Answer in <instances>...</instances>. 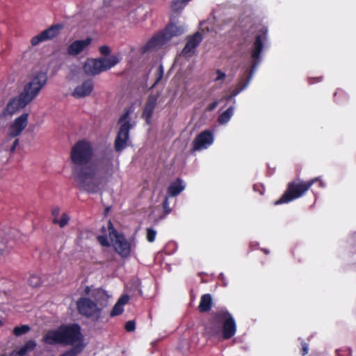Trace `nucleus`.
Here are the masks:
<instances>
[{"label":"nucleus","instance_id":"obj_1","mask_svg":"<svg viewBox=\"0 0 356 356\" xmlns=\"http://www.w3.org/2000/svg\"><path fill=\"white\" fill-rule=\"evenodd\" d=\"M93 156L92 145L85 139L78 140L71 148L72 177L79 190L89 194L99 193L102 181L114 173L111 152L91 162Z\"/></svg>","mask_w":356,"mask_h":356},{"label":"nucleus","instance_id":"obj_2","mask_svg":"<svg viewBox=\"0 0 356 356\" xmlns=\"http://www.w3.org/2000/svg\"><path fill=\"white\" fill-rule=\"evenodd\" d=\"M43 341L49 345H70L72 347L60 356H76L86 345L84 336L78 323L62 324L56 329L49 330L43 337Z\"/></svg>","mask_w":356,"mask_h":356},{"label":"nucleus","instance_id":"obj_3","mask_svg":"<svg viewBox=\"0 0 356 356\" xmlns=\"http://www.w3.org/2000/svg\"><path fill=\"white\" fill-rule=\"evenodd\" d=\"M316 183H318V186L321 188L325 186V184L320 177H315L308 181L297 178L289 181L287 184L286 191L280 198L274 202V204L279 205L286 204L302 197L309 190L312 186Z\"/></svg>","mask_w":356,"mask_h":356},{"label":"nucleus","instance_id":"obj_4","mask_svg":"<svg viewBox=\"0 0 356 356\" xmlns=\"http://www.w3.org/2000/svg\"><path fill=\"white\" fill-rule=\"evenodd\" d=\"M266 39V32L262 33H258L255 36L254 41L253 42L252 49L251 50V57L253 59L252 68L245 72L243 76L241 77L236 85V87L232 92V96L234 97L238 95L242 90H243L249 84L254 70L260 63L261 58L260 55L263 51L264 47V41Z\"/></svg>","mask_w":356,"mask_h":356},{"label":"nucleus","instance_id":"obj_5","mask_svg":"<svg viewBox=\"0 0 356 356\" xmlns=\"http://www.w3.org/2000/svg\"><path fill=\"white\" fill-rule=\"evenodd\" d=\"M184 32V28L182 26H177L173 23H170L163 31L153 35L152 38L143 46L141 49L142 53L145 54L148 51L159 49L173 37L181 35Z\"/></svg>","mask_w":356,"mask_h":356},{"label":"nucleus","instance_id":"obj_6","mask_svg":"<svg viewBox=\"0 0 356 356\" xmlns=\"http://www.w3.org/2000/svg\"><path fill=\"white\" fill-rule=\"evenodd\" d=\"M119 62L120 59L116 55H111L108 58H87L83 66V70L87 75L96 76L110 70Z\"/></svg>","mask_w":356,"mask_h":356},{"label":"nucleus","instance_id":"obj_7","mask_svg":"<svg viewBox=\"0 0 356 356\" xmlns=\"http://www.w3.org/2000/svg\"><path fill=\"white\" fill-rule=\"evenodd\" d=\"M47 81V74L44 72H38L30 81L24 87L20 95L23 97L25 104H29L38 95L41 89L45 86Z\"/></svg>","mask_w":356,"mask_h":356},{"label":"nucleus","instance_id":"obj_8","mask_svg":"<svg viewBox=\"0 0 356 356\" xmlns=\"http://www.w3.org/2000/svg\"><path fill=\"white\" fill-rule=\"evenodd\" d=\"M214 320L221 325L220 333L223 339H229L235 335L236 323L233 316L226 309L222 308L214 312Z\"/></svg>","mask_w":356,"mask_h":356},{"label":"nucleus","instance_id":"obj_9","mask_svg":"<svg viewBox=\"0 0 356 356\" xmlns=\"http://www.w3.org/2000/svg\"><path fill=\"white\" fill-rule=\"evenodd\" d=\"M78 312L88 318H99L101 316L102 308L92 299L87 297H81L76 301Z\"/></svg>","mask_w":356,"mask_h":356},{"label":"nucleus","instance_id":"obj_10","mask_svg":"<svg viewBox=\"0 0 356 356\" xmlns=\"http://www.w3.org/2000/svg\"><path fill=\"white\" fill-rule=\"evenodd\" d=\"M111 240L113 242L114 250L122 258L126 259L130 257L133 247L131 240L127 239L122 233L118 234Z\"/></svg>","mask_w":356,"mask_h":356},{"label":"nucleus","instance_id":"obj_11","mask_svg":"<svg viewBox=\"0 0 356 356\" xmlns=\"http://www.w3.org/2000/svg\"><path fill=\"white\" fill-rule=\"evenodd\" d=\"M63 27V26L60 24L51 25L48 29L31 38V43L32 46H36L42 42L55 38L60 34Z\"/></svg>","mask_w":356,"mask_h":356},{"label":"nucleus","instance_id":"obj_12","mask_svg":"<svg viewBox=\"0 0 356 356\" xmlns=\"http://www.w3.org/2000/svg\"><path fill=\"white\" fill-rule=\"evenodd\" d=\"M131 127L129 121L124 122L120 125L114 143V149L116 152H120L127 147Z\"/></svg>","mask_w":356,"mask_h":356},{"label":"nucleus","instance_id":"obj_13","mask_svg":"<svg viewBox=\"0 0 356 356\" xmlns=\"http://www.w3.org/2000/svg\"><path fill=\"white\" fill-rule=\"evenodd\" d=\"M29 123V114L24 113L16 118L8 128V135L10 138H15L19 136Z\"/></svg>","mask_w":356,"mask_h":356},{"label":"nucleus","instance_id":"obj_14","mask_svg":"<svg viewBox=\"0 0 356 356\" xmlns=\"http://www.w3.org/2000/svg\"><path fill=\"white\" fill-rule=\"evenodd\" d=\"M202 40V35L199 31L188 36L187 42L181 51V55L185 58L191 57L195 54L196 48L199 46Z\"/></svg>","mask_w":356,"mask_h":356},{"label":"nucleus","instance_id":"obj_15","mask_svg":"<svg viewBox=\"0 0 356 356\" xmlns=\"http://www.w3.org/2000/svg\"><path fill=\"white\" fill-rule=\"evenodd\" d=\"M213 142V136L211 131L205 130L199 134L193 141V150L198 151L207 148Z\"/></svg>","mask_w":356,"mask_h":356},{"label":"nucleus","instance_id":"obj_16","mask_svg":"<svg viewBox=\"0 0 356 356\" xmlns=\"http://www.w3.org/2000/svg\"><path fill=\"white\" fill-rule=\"evenodd\" d=\"M23 99L20 94L17 97L11 98L7 103L6 107L3 109L1 116L6 118L8 115H13L19 108H25L28 104H25Z\"/></svg>","mask_w":356,"mask_h":356},{"label":"nucleus","instance_id":"obj_17","mask_svg":"<svg viewBox=\"0 0 356 356\" xmlns=\"http://www.w3.org/2000/svg\"><path fill=\"white\" fill-rule=\"evenodd\" d=\"M159 96V94L149 95L145 104L142 113V118L145 120V122L147 124H150L152 122V115L157 104Z\"/></svg>","mask_w":356,"mask_h":356},{"label":"nucleus","instance_id":"obj_18","mask_svg":"<svg viewBox=\"0 0 356 356\" xmlns=\"http://www.w3.org/2000/svg\"><path fill=\"white\" fill-rule=\"evenodd\" d=\"M94 89L93 81L91 79L84 81L81 85L77 86L72 95L75 98H81L90 95Z\"/></svg>","mask_w":356,"mask_h":356},{"label":"nucleus","instance_id":"obj_19","mask_svg":"<svg viewBox=\"0 0 356 356\" xmlns=\"http://www.w3.org/2000/svg\"><path fill=\"white\" fill-rule=\"evenodd\" d=\"M220 334V325L218 321L214 320V313L211 318L204 325L203 335L208 339H211Z\"/></svg>","mask_w":356,"mask_h":356},{"label":"nucleus","instance_id":"obj_20","mask_svg":"<svg viewBox=\"0 0 356 356\" xmlns=\"http://www.w3.org/2000/svg\"><path fill=\"white\" fill-rule=\"evenodd\" d=\"M91 42L92 39L90 38L75 40L68 46L67 53L71 56H76L81 53Z\"/></svg>","mask_w":356,"mask_h":356},{"label":"nucleus","instance_id":"obj_21","mask_svg":"<svg viewBox=\"0 0 356 356\" xmlns=\"http://www.w3.org/2000/svg\"><path fill=\"white\" fill-rule=\"evenodd\" d=\"M90 296L102 309L108 305L109 296L104 289L102 288L95 289L92 291Z\"/></svg>","mask_w":356,"mask_h":356},{"label":"nucleus","instance_id":"obj_22","mask_svg":"<svg viewBox=\"0 0 356 356\" xmlns=\"http://www.w3.org/2000/svg\"><path fill=\"white\" fill-rule=\"evenodd\" d=\"M185 188V185L180 178H177L175 181L170 183L167 188V195L176 197L179 195Z\"/></svg>","mask_w":356,"mask_h":356},{"label":"nucleus","instance_id":"obj_23","mask_svg":"<svg viewBox=\"0 0 356 356\" xmlns=\"http://www.w3.org/2000/svg\"><path fill=\"white\" fill-rule=\"evenodd\" d=\"M213 307V300L211 295L209 293L204 294L200 298L198 309L201 313L209 312Z\"/></svg>","mask_w":356,"mask_h":356},{"label":"nucleus","instance_id":"obj_24","mask_svg":"<svg viewBox=\"0 0 356 356\" xmlns=\"http://www.w3.org/2000/svg\"><path fill=\"white\" fill-rule=\"evenodd\" d=\"M234 106H229L225 111L222 112L219 116L218 121L220 124H226L229 122L234 114Z\"/></svg>","mask_w":356,"mask_h":356},{"label":"nucleus","instance_id":"obj_25","mask_svg":"<svg viewBox=\"0 0 356 356\" xmlns=\"http://www.w3.org/2000/svg\"><path fill=\"white\" fill-rule=\"evenodd\" d=\"M334 101L338 104L347 102L348 96L347 93L342 89H337L334 94Z\"/></svg>","mask_w":356,"mask_h":356},{"label":"nucleus","instance_id":"obj_26","mask_svg":"<svg viewBox=\"0 0 356 356\" xmlns=\"http://www.w3.org/2000/svg\"><path fill=\"white\" fill-rule=\"evenodd\" d=\"M70 219V216H68V214L66 213H63L61 215L60 219L54 218L52 220V222L55 225H58L61 228H63L68 224Z\"/></svg>","mask_w":356,"mask_h":356},{"label":"nucleus","instance_id":"obj_27","mask_svg":"<svg viewBox=\"0 0 356 356\" xmlns=\"http://www.w3.org/2000/svg\"><path fill=\"white\" fill-rule=\"evenodd\" d=\"M36 346V343L34 340H29L24 345L19 348L21 354L24 355H26L27 353L32 351Z\"/></svg>","mask_w":356,"mask_h":356},{"label":"nucleus","instance_id":"obj_28","mask_svg":"<svg viewBox=\"0 0 356 356\" xmlns=\"http://www.w3.org/2000/svg\"><path fill=\"white\" fill-rule=\"evenodd\" d=\"M30 330L31 327L28 325H23L21 326H16L13 329V333L16 337H20L29 332Z\"/></svg>","mask_w":356,"mask_h":356},{"label":"nucleus","instance_id":"obj_29","mask_svg":"<svg viewBox=\"0 0 356 356\" xmlns=\"http://www.w3.org/2000/svg\"><path fill=\"white\" fill-rule=\"evenodd\" d=\"M29 284L33 287H38L42 284L41 278L36 275H31L29 278Z\"/></svg>","mask_w":356,"mask_h":356},{"label":"nucleus","instance_id":"obj_30","mask_svg":"<svg viewBox=\"0 0 356 356\" xmlns=\"http://www.w3.org/2000/svg\"><path fill=\"white\" fill-rule=\"evenodd\" d=\"M163 76V67L162 65H159L156 72V81L154 84L151 86L150 89L156 87L159 82L162 79Z\"/></svg>","mask_w":356,"mask_h":356},{"label":"nucleus","instance_id":"obj_31","mask_svg":"<svg viewBox=\"0 0 356 356\" xmlns=\"http://www.w3.org/2000/svg\"><path fill=\"white\" fill-rule=\"evenodd\" d=\"M123 311V307L121 306L120 304L116 302L110 313V316L113 317L115 316L120 315L121 314H122Z\"/></svg>","mask_w":356,"mask_h":356},{"label":"nucleus","instance_id":"obj_32","mask_svg":"<svg viewBox=\"0 0 356 356\" xmlns=\"http://www.w3.org/2000/svg\"><path fill=\"white\" fill-rule=\"evenodd\" d=\"M108 230L111 239L120 234V232H118L117 229L113 227V225L111 220H109L108 222Z\"/></svg>","mask_w":356,"mask_h":356},{"label":"nucleus","instance_id":"obj_33","mask_svg":"<svg viewBox=\"0 0 356 356\" xmlns=\"http://www.w3.org/2000/svg\"><path fill=\"white\" fill-rule=\"evenodd\" d=\"M99 243L103 247H109L111 245L106 235H101L97 237Z\"/></svg>","mask_w":356,"mask_h":356},{"label":"nucleus","instance_id":"obj_34","mask_svg":"<svg viewBox=\"0 0 356 356\" xmlns=\"http://www.w3.org/2000/svg\"><path fill=\"white\" fill-rule=\"evenodd\" d=\"M156 232L154 229L150 227L147 229V240L149 242H154L156 238Z\"/></svg>","mask_w":356,"mask_h":356},{"label":"nucleus","instance_id":"obj_35","mask_svg":"<svg viewBox=\"0 0 356 356\" xmlns=\"http://www.w3.org/2000/svg\"><path fill=\"white\" fill-rule=\"evenodd\" d=\"M131 114V110L129 108H127L124 111V113L120 116L118 122L120 124H123L124 122L128 121L127 119L129 118V115Z\"/></svg>","mask_w":356,"mask_h":356},{"label":"nucleus","instance_id":"obj_36","mask_svg":"<svg viewBox=\"0 0 356 356\" xmlns=\"http://www.w3.org/2000/svg\"><path fill=\"white\" fill-rule=\"evenodd\" d=\"M124 329L127 332H133L136 329V323L134 321H129L124 325Z\"/></svg>","mask_w":356,"mask_h":356},{"label":"nucleus","instance_id":"obj_37","mask_svg":"<svg viewBox=\"0 0 356 356\" xmlns=\"http://www.w3.org/2000/svg\"><path fill=\"white\" fill-rule=\"evenodd\" d=\"M309 353V346L308 344L304 341H301V349H300V353L302 356H305Z\"/></svg>","mask_w":356,"mask_h":356},{"label":"nucleus","instance_id":"obj_38","mask_svg":"<svg viewBox=\"0 0 356 356\" xmlns=\"http://www.w3.org/2000/svg\"><path fill=\"white\" fill-rule=\"evenodd\" d=\"M168 195H166L163 201V208L165 213H169L171 209L169 207Z\"/></svg>","mask_w":356,"mask_h":356},{"label":"nucleus","instance_id":"obj_39","mask_svg":"<svg viewBox=\"0 0 356 356\" xmlns=\"http://www.w3.org/2000/svg\"><path fill=\"white\" fill-rule=\"evenodd\" d=\"M99 51L100 54L103 56H108L111 53V49L107 45H103L99 47Z\"/></svg>","mask_w":356,"mask_h":356},{"label":"nucleus","instance_id":"obj_40","mask_svg":"<svg viewBox=\"0 0 356 356\" xmlns=\"http://www.w3.org/2000/svg\"><path fill=\"white\" fill-rule=\"evenodd\" d=\"M7 252L6 245L4 243L3 239L0 238V256L4 255Z\"/></svg>","mask_w":356,"mask_h":356},{"label":"nucleus","instance_id":"obj_41","mask_svg":"<svg viewBox=\"0 0 356 356\" xmlns=\"http://www.w3.org/2000/svg\"><path fill=\"white\" fill-rule=\"evenodd\" d=\"M218 104L219 102L217 100L213 102L212 103L209 104L207 106V107L206 108V111L208 112L213 111L218 106Z\"/></svg>","mask_w":356,"mask_h":356},{"label":"nucleus","instance_id":"obj_42","mask_svg":"<svg viewBox=\"0 0 356 356\" xmlns=\"http://www.w3.org/2000/svg\"><path fill=\"white\" fill-rule=\"evenodd\" d=\"M128 300H129V296L125 295V296H122V297H120L119 298V300H118L117 303L120 304L121 306H123L128 302Z\"/></svg>","mask_w":356,"mask_h":356},{"label":"nucleus","instance_id":"obj_43","mask_svg":"<svg viewBox=\"0 0 356 356\" xmlns=\"http://www.w3.org/2000/svg\"><path fill=\"white\" fill-rule=\"evenodd\" d=\"M216 74H217V77L215 79L216 81H218L220 80H223L226 76L224 72H222V71H220V70H218L216 71Z\"/></svg>","mask_w":356,"mask_h":356},{"label":"nucleus","instance_id":"obj_44","mask_svg":"<svg viewBox=\"0 0 356 356\" xmlns=\"http://www.w3.org/2000/svg\"><path fill=\"white\" fill-rule=\"evenodd\" d=\"M19 145V139L16 138L13 143L12 146L10 148V154H13L15 152L17 146Z\"/></svg>","mask_w":356,"mask_h":356},{"label":"nucleus","instance_id":"obj_45","mask_svg":"<svg viewBox=\"0 0 356 356\" xmlns=\"http://www.w3.org/2000/svg\"><path fill=\"white\" fill-rule=\"evenodd\" d=\"M51 215L54 216V218H57L60 213V208L58 207H55L51 209Z\"/></svg>","mask_w":356,"mask_h":356},{"label":"nucleus","instance_id":"obj_46","mask_svg":"<svg viewBox=\"0 0 356 356\" xmlns=\"http://www.w3.org/2000/svg\"><path fill=\"white\" fill-rule=\"evenodd\" d=\"M322 80V77L320 76V77H316V78H309V83L310 84H312V83H314L316 82H319Z\"/></svg>","mask_w":356,"mask_h":356},{"label":"nucleus","instance_id":"obj_47","mask_svg":"<svg viewBox=\"0 0 356 356\" xmlns=\"http://www.w3.org/2000/svg\"><path fill=\"white\" fill-rule=\"evenodd\" d=\"M10 356H24V354H21V350H13L10 353Z\"/></svg>","mask_w":356,"mask_h":356},{"label":"nucleus","instance_id":"obj_48","mask_svg":"<svg viewBox=\"0 0 356 356\" xmlns=\"http://www.w3.org/2000/svg\"><path fill=\"white\" fill-rule=\"evenodd\" d=\"M184 5V4H177V6H175V8H174L172 6V8L174 10H178V9L182 8Z\"/></svg>","mask_w":356,"mask_h":356},{"label":"nucleus","instance_id":"obj_49","mask_svg":"<svg viewBox=\"0 0 356 356\" xmlns=\"http://www.w3.org/2000/svg\"><path fill=\"white\" fill-rule=\"evenodd\" d=\"M234 97L232 96V94L229 95H227L224 97V99L226 100V101H229L231 100Z\"/></svg>","mask_w":356,"mask_h":356},{"label":"nucleus","instance_id":"obj_50","mask_svg":"<svg viewBox=\"0 0 356 356\" xmlns=\"http://www.w3.org/2000/svg\"><path fill=\"white\" fill-rule=\"evenodd\" d=\"M111 209V207H106L104 209V215H107Z\"/></svg>","mask_w":356,"mask_h":356},{"label":"nucleus","instance_id":"obj_51","mask_svg":"<svg viewBox=\"0 0 356 356\" xmlns=\"http://www.w3.org/2000/svg\"><path fill=\"white\" fill-rule=\"evenodd\" d=\"M84 291L86 294H89L90 292V288L89 286H86Z\"/></svg>","mask_w":356,"mask_h":356},{"label":"nucleus","instance_id":"obj_52","mask_svg":"<svg viewBox=\"0 0 356 356\" xmlns=\"http://www.w3.org/2000/svg\"><path fill=\"white\" fill-rule=\"evenodd\" d=\"M263 251H264V252L266 254H268L269 253V250H268L264 249Z\"/></svg>","mask_w":356,"mask_h":356},{"label":"nucleus","instance_id":"obj_53","mask_svg":"<svg viewBox=\"0 0 356 356\" xmlns=\"http://www.w3.org/2000/svg\"><path fill=\"white\" fill-rule=\"evenodd\" d=\"M3 325L2 321L0 320V327Z\"/></svg>","mask_w":356,"mask_h":356},{"label":"nucleus","instance_id":"obj_54","mask_svg":"<svg viewBox=\"0 0 356 356\" xmlns=\"http://www.w3.org/2000/svg\"><path fill=\"white\" fill-rule=\"evenodd\" d=\"M1 356H6V355H1Z\"/></svg>","mask_w":356,"mask_h":356}]
</instances>
